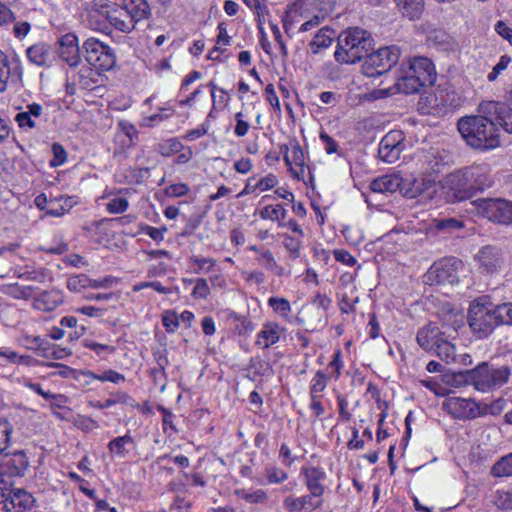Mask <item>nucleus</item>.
Instances as JSON below:
<instances>
[{"mask_svg":"<svg viewBox=\"0 0 512 512\" xmlns=\"http://www.w3.org/2000/svg\"><path fill=\"white\" fill-rule=\"evenodd\" d=\"M458 131L466 143L479 150H491L500 145L496 123L485 116H466L457 124Z\"/></svg>","mask_w":512,"mask_h":512,"instance_id":"f257e3e1","label":"nucleus"},{"mask_svg":"<svg viewBox=\"0 0 512 512\" xmlns=\"http://www.w3.org/2000/svg\"><path fill=\"white\" fill-rule=\"evenodd\" d=\"M373 48L374 39L370 32L350 27L339 34L334 58L340 64H355L365 59Z\"/></svg>","mask_w":512,"mask_h":512,"instance_id":"f03ea898","label":"nucleus"},{"mask_svg":"<svg viewBox=\"0 0 512 512\" xmlns=\"http://www.w3.org/2000/svg\"><path fill=\"white\" fill-rule=\"evenodd\" d=\"M468 323L479 338L487 337L499 325L496 307L488 296L478 297L471 302Z\"/></svg>","mask_w":512,"mask_h":512,"instance_id":"7ed1b4c3","label":"nucleus"},{"mask_svg":"<svg viewBox=\"0 0 512 512\" xmlns=\"http://www.w3.org/2000/svg\"><path fill=\"white\" fill-rule=\"evenodd\" d=\"M36 503L33 494L15 485L11 475L0 472V504L5 512H26Z\"/></svg>","mask_w":512,"mask_h":512,"instance_id":"20e7f679","label":"nucleus"},{"mask_svg":"<svg viewBox=\"0 0 512 512\" xmlns=\"http://www.w3.org/2000/svg\"><path fill=\"white\" fill-rule=\"evenodd\" d=\"M447 184L459 193L472 194L491 186L486 165L465 167L447 176Z\"/></svg>","mask_w":512,"mask_h":512,"instance_id":"39448f33","label":"nucleus"},{"mask_svg":"<svg viewBox=\"0 0 512 512\" xmlns=\"http://www.w3.org/2000/svg\"><path fill=\"white\" fill-rule=\"evenodd\" d=\"M453 155L441 147L423 148L416 154V164L420 174L433 178L434 182L440 173L452 165Z\"/></svg>","mask_w":512,"mask_h":512,"instance_id":"423d86ee","label":"nucleus"},{"mask_svg":"<svg viewBox=\"0 0 512 512\" xmlns=\"http://www.w3.org/2000/svg\"><path fill=\"white\" fill-rule=\"evenodd\" d=\"M330 305V298L317 294L298 311L295 322L308 332L316 331L327 323V310Z\"/></svg>","mask_w":512,"mask_h":512,"instance_id":"0eeeda50","label":"nucleus"},{"mask_svg":"<svg viewBox=\"0 0 512 512\" xmlns=\"http://www.w3.org/2000/svg\"><path fill=\"white\" fill-rule=\"evenodd\" d=\"M335 0H297L299 20H303L299 32H307L318 27L334 10Z\"/></svg>","mask_w":512,"mask_h":512,"instance_id":"6e6552de","label":"nucleus"},{"mask_svg":"<svg viewBox=\"0 0 512 512\" xmlns=\"http://www.w3.org/2000/svg\"><path fill=\"white\" fill-rule=\"evenodd\" d=\"M401 50L396 45L379 48L369 52L362 65V72L367 77L380 76L388 72L400 59Z\"/></svg>","mask_w":512,"mask_h":512,"instance_id":"1a4fd4ad","label":"nucleus"},{"mask_svg":"<svg viewBox=\"0 0 512 512\" xmlns=\"http://www.w3.org/2000/svg\"><path fill=\"white\" fill-rule=\"evenodd\" d=\"M85 58L89 65L97 70L108 71L116 64V57L111 47L96 38H88L83 43Z\"/></svg>","mask_w":512,"mask_h":512,"instance_id":"9d476101","label":"nucleus"},{"mask_svg":"<svg viewBox=\"0 0 512 512\" xmlns=\"http://www.w3.org/2000/svg\"><path fill=\"white\" fill-rule=\"evenodd\" d=\"M480 215L499 224L512 223V202L502 199H478L475 202Z\"/></svg>","mask_w":512,"mask_h":512,"instance_id":"9b49d317","label":"nucleus"},{"mask_svg":"<svg viewBox=\"0 0 512 512\" xmlns=\"http://www.w3.org/2000/svg\"><path fill=\"white\" fill-rule=\"evenodd\" d=\"M462 264L456 258H439L426 273L427 281L431 284H453L458 282V268Z\"/></svg>","mask_w":512,"mask_h":512,"instance_id":"f8f14e48","label":"nucleus"},{"mask_svg":"<svg viewBox=\"0 0 512 512\" xmlns=\"http://www.w3.org/2000/svg\"><path fill=\"white\" fill-rule=\"evenodd\" d=\"M404 135L399 130L388 132L380 141L378 155L386 163H395L403 150Z\"/></svg>","mask_w":512,"mask_h":512,"instance_id":"ddd939ff","label":"nucleus"},{"mask_svg":"<svg viewBox=\"0 0 512 512\" xmlns=\"http://www.w3.org/2000/svg\"><path fill=\"white\" fill-rule=\"evenodd\" d=\"M404 63L402 64V69L404 72L410 74L411 76H415L418 80L422 81L426 85H433L436 81V71L432 61L423 56L413 57L408 60L407 66L404 68Z\"/></svg>","mask_w":512,"mask_h":512,"instance_id":"4468645a","label":"nucleus"},{"mask_svg":"<svg viewBox=\"0 0 512 512\" xmlns=\"http://www.w3.org/2000/svg\"><path fill=\"white\" fill-rule=\"evenodd\" d=\"M442 406L444 410L456 419H473L480 413L477 403L472 399L448 397Z\"/></svg>","mask_w":512,"mask_h":512,"instance_id":"2eb2a0df","label":"nucleus"},{"mask_svg":"<svg viewBox=\"0 0 512 512\" xmlns=\"http://www.w3.org/2000/svg\"><path fill=\"white\" fill-rule=\"evenodd\" d=\"M490 376V367L487 363H482L465 374L459 373L454 375V380L457 383L471 382L478 391L485 392L491 389Z\"/></svg>","mask_w":512,"mask_h":512,"instance_id":"dca6fc26","label":"nucleus"},{"mask_svg":"<svg viewBox=\"0 0 512 512\" xmlns=\"http://www.w3.org/2000/svg\"><path fill=\"white\" fill-rule=\"evenodd\" d=\"M280 150L284 154V161L290 168V171L293 173L294 177L299 180L304 179L305 170H309V168L305 166V157L301 146L297 142L292 144L290 154L287 145H281Z\"/></svg>","mask_w":512,"mask_h":512,"instance_id":"f3484780","label":"nucleus"},{"mask_svg":"<svg viewBox=\"0 0 512 512\" xmlns=\"http://www.w3.org/2000/svg\"><path fill=\"white\" fill-rule=\"evenodd\" d=\"M59 55L69 66L75 67L80 61L78 38L74 33H66L59 38Z\"/></svg>","mask_w":512,"mask_h":512,"instance_id":"a211bd4d","label":"nucleus"},{"mask_svg":"<svg viewBox=\"0 0 512 512\" xmlns=\"http://www.w3.org/2000/svg\"><path fill=\"white\" fill-rule=\"evenodd\" d=\"M434 184L433 178L420 174V177L402 176L400 193L407 198H416L427 191Z\"/></svg>","mask_w":512,"mask_h":512,"instance_id":"6ab92c4d","label":"nucleus"},{"mask_svg":"<svg viewBox=\"0 0 512 512\" xmlns=\"http://www.w3.org/2000/svg\"><path fill=\"white\" fill-rule=\"evenodd\" d=\"M26 56L31 64L39 67H50L56 59L52 47L44 42H39L28 47Z\"/></svg>","mask_w":512,"mask_h":512,"instance_id":"aec40b11","label":"nucleus"},{"mask_svg":"<svg viewBox=\"0 0 512 512\" xmlns=\"http://www.w3.org/2000/svg\"><path fill=\"white\" fill-rule=\"evenodd\" d=\"M44 115L43 106L38 103L26 105L24 110L19 111L14 120L22 131H30L38 126V121Z\"/></svg>","mask_w":512,"mask_h":512,"instance_id":"412c9836","label":"nucleus"},{"mask_svg":"<svg viewBox=\"0 0 512 512\" xmlns=\"http://www.w3.org/2000/svg\"><path fill=\"white\" fill-rule=\"evenodd\" d=\"M301 475L304 476L305 485L313 496H322L325 491L323 482L326 479V473L322 468L315 466H304L301 468Z\"/></svg>","mask_w":512,"mask_h":512,"instance_id":"4be33fe9","label":"nucleus"},{"mask_svg":"<svg viewBox=\"0 0 512 512\" xmlns=\"http://www.w3.org/2000/svg\"><path fill=\"white\" fill-rule=\"evenodd\" d=\"M13 74L19 77L22 75V67L18 56L15 54L9 57L0 50V92L7 89L8 81Z\"/></svg>","mask_w":512,"mask_h":512,"instance_id":"5701e85b","label":"nucleus"},{"mask_svg":"<svg viewBox=\"0 0 512 512\" xmlns=\"http://www.w3.org/2000/svg\"><path fill=\"white\" fill-rule=\"evenodd\" d=\"M286 332V329L276 322H266L257 334L255 345L262 349H269L277 342Z\"/></svg>","mask_w":512,"mask_h":512,"instance_id":"b1692460","label":"nucleus"},{"mask_svg":"<svg viewBox=\"0 0 512 512\" xmlns=\"http://www.w3.org/2000/svg\"><path fill=\"white\" fill-rule=\"evenodd\" d=\"M445 338V332L435 325L421 328L417 333V343L426 351H435L438 344Z\"/></svg>","mask_w":512,"mask_h":512,"instance_id":"393cba45","label":"nucleus"},{"mask_svg":"<svg viewBox=\"0 0 512 512\" xmlns=\"http://www.w3.org/2000/svg\"><path fill=\"white\" fill-rule=\"evenodd\" d=\"M5 457L0 472L5 471L12 479L14 476H23L29 464L26 454L23 451H16L10 456L5 454Z\"/></svg>","mask_w":512,"mask_h":512,"instance_id":"a878e982","label":"nucleus"},{"mask_svg":"<svg viewBox=\"0 0 512 512\" xmlns=\"http://www.w3.org/2000/svg\"><path fill=\"white\" fill-rule=\"evenodd\" d=\"M402 176L400 174L383 175L370 183V189L376 193L400 192Z\"/></svg>","mask_w":512,"mask_h":512,"instance_id":"bb28decb","label":"nucleus"},{"mask_svg":"<svg viewBox=\"0 0 512 512\" xmlns=\"http://www.w3.org/2000/svg\"><path fill=\"white\" fill-rule=\"evenodd\" d=\"M63 302L60 291H43L34 298L33 306L40 311H53Z\"/></svg>","mask_w":512,"mask_h":512,"instance_id":"cd10ccee","label":"nucleus"},{"mask_svg":"<svg viewBox=\"0 0 512 512\" xmlns=\"http://www.w3.org/2000/svg\"><path fill=\"white\" fill-rule=\"evenodd\" d=\"M335 36V31L325 26L315 34L312 41L309 43V48L312 54L316 55L323 49L331 46Z\"/></svg>","mask_w":512,"mask_h":512,"instance_id":"c85d7f7f","label":"nucleus"},{"mask_svg":"<svg viewBox=\"0 0 512 512\" xmlns=\"http://www.w3.org/2000/svg\"><path fill=\"white\" fill-rule=\"evenodd\" d=\"M135 441L133 437L127 433L123 436L116 437L112 439L107 448L112 456H115L119 459H124L129 453V446H134Z\"/></svg>","mask_w":512,"mask_h":512,"instance_id":"c756f323","label":"nucleus"},{"mask_svg":"<svg viewBox=\"0 0 512 512\" xmlns=\"http://www.w3.org/2000/svg\"><path fill=\"white\" fill-rule=\"evenodd\" d=\"M425 86H427L425 83H422V81L415 78V76H411L403 70H401V74L395 83L397 91L404 94L418 93L420 89Z\"/></svg>","mask_w":512,"mask_h":512,"instance_id":"7c9ffc66","label":"nucleus"},{"mask_svg":"<svg viewBox=\"0 0 512 512\" xmlns=\"http://www.w3.org/2000/svg\"><path fill=\"white\" fill-rule=\"evenodd\" d=\"M404 16L409 19H418L423 11V0H394Z\"/></svg>","mask_w":512,"mask_h":512,"instance_id":"2f4dec72","label":"nucleus"},{"mask_svg":"<svg viewBox=\"0 0 512 512\" xmlns=\"http://www.w3.org/2000/svg\"><path fill=\"white\" fill-rule=\"evenodd\" d=\"M22 343L27 349L39 351L42 357L49 356L47 351L50 350V343L40 336L25 334L22 336Z\"/></svg>","mask_w":512,"mask_h":512,"instance_id":"473e14b6","label":"nucleus"},{"mask_svg":"<svg viewBox=\"0 0 512 512\" xmlns=\"http://www.w3.org/2000/svg\"><path fill=\"white\" fill-rule=\"evenodd\" d=\"M100 70L91 65L83 66L78 72V83L84 89H93L94 84L98 82Z\"/></svg>","mask_w":512,"mask_h":512,"instance_id":"72a5a7b5","label":"nucleus"},{"mask_svg":"<svg viewBox=\"0 0 512 512\" xmlns=\"http://www.w3.org/2000/svg\"><path fill=\"white\" fill-rule=\"evenodd\" d=\"M234 494L246 501L249 504H261L266 503L268 501V494L263 489H257V490H248V489H236L234 491Z\"/></svg>","mask_w":512,"mask_h":512,"instance_id":"f704fd0d","label":"nucleus"},{"mask_svg":"<svg viewBox=\"0 0 512 512\" xmlns=\"http://www.w3.org/2000/svg\"><path fill=\"white\" fill-rule=\"evenodd\" d=\"M434 352L446 363H454L458 358L455 345L448 341L446 337L438 344Z\"/></svg>","mask_w":512,"mask_h":512,"instance_id":"c9c22d12","label":"nucleus"},{"mask_svg":"<svg viewBox=\"0 0 512 512\" xmlns=\"http://www.w3.org/2000/svg\"><path fill=\"white\" fill-rule=\"evenodd\" d=\"M131 397L125 393V392H117L112 394L108 399H106L104 402H90V405L98 408V409H105L109 408L116 404H130Z\"/></svg>","mask_w":512,"mask_h":512,"instance_id":"e433bc0d","label":"nucleus"},{"mask_svg":"<svg viewBox=\"0 0 512 512\" xmlns=\"http://www.w3.org/2000/svg\"><path fill=\"white\" fill-rule=\"evenodd\" d=\"M329 378L323 371L318 370L310 382V396H319L326 389Z\"/></svg>","mask_w":512,"mask_h":512,"instance_id":"4c0bfd02","label":"nucleus"},{"mask_svg":"<svg viewBox=\"0 0 512 512\" xmlns=\"http://www.w3.org/2000/svg\"><path fill=\"white\" fill-rule=\"evenodd\" d=\"M268 304L275 313L287 320H290L289 313L291 311V306L287 299L281 297H270Z\"/></svg>","mask_w":512,"mask_h":512,"instance_id":"58836bf2","label":"nucleus"},{"mask_svg":"<svg viewBox=\"0 0 512 512\" xmlns=\"http://www.w3.org/2000/svg\"><path fill=\"white\" fill-rule=\"evenodd\" d=\"M465 224L462 220L456 218H444L437 220L436 228L439 231L448 233H456L464 228Z\"/></svg>","mask_w":512,"mask_h":512,"instance_id":"ea45409f","label":"nucleus"},{"mask_svg":"<svg viewBox=\"0 0 512 512\" xmlns=\"http://www.w3.org/2000/svg\"><path fill=\"white\" fill-rule=\"evenodd\" d=\"M228 319L232 320L236 324L235 329L239 334H246L254 330L252 321L236 312H230Z\"/></svg>","mask_w":512,"mask_h":512,"instance_id":"a19ab883","label":"nucleus"},{"mask_svg":"<svg viewBox=\"0 0 512 512\" xmlns=\"http://www.w3.org/2000/svg\"><path fill=\"white\" fill-rule=\"evenodd\" d=\"M496 477L512 476V453L502 457L492 468Z\"/></svg>","mask_w":512,"mask_h":512,"instance_id":"79ce46f5","label":"nucleus"},{"mask_svg":"<svg viewBox=\"0 0 512 512\" xmlns=\"http://www.w3.org/2000/svg\"><path fill=\"white\" fill-rule=\"evenodd\" d=\"M12 431L13 426L10 422L6 418H0V456L3 455L8 448Z\"/></svg>","mask_w":512,"mask_h":512,"instance_id":"37998d69","label":"nucleus"},{"mask_svg":"<svg viewBox=\"0 0 512 512\" xmlns=\"http://www.w3.org/2000/svg\"><path fill=\"white\" fill-rule=\"evenodd\" d=\"M491 372V388L495 386H502L505 384L510 376V370L507 366H501L499 368H490Z\"/></svg>","mask_w":512,"mask_h":512,"instance_id":"c03bdc74","label":"nucleus"},{"mask_svg":"<svg viewBox=\"0 0 512 512\" xmlns=\"http://www.w3.org/2000/svg\"><path fill=\"white\" fill-rule=\"evenodd\" d=\"M88 375L91 378H93L95 380L102 381V382L108 381V382H112L115 384H119V383L125 381V376L123 374H121L115 370H112V369L106 370L101 374H95L94 372H88Z\"/></svg>","mask_w":512,"mask_h":512,"instance_id":"a18cd8bd","label":"nucleus"},{"mask_svg":"<svg viewBox=\"0 0 512 512\" xmlns=\"http://www.w3.org/2000/svg\"><path fill=\"white\" fill-rule=\"evenodd\" d=\"M495 121L505 132L512 134V108L504 105Z\"/></svg>","mask_w":512,"mask_h":512,"instance_id":"49530a36","label":"nucleus"},{"mask_svg":"<svg viewBox=\"0 0 512 512\" xmlns=\"http://www.w3.org/2000/svg\"><path fill=\"white\" fill-rule=\"evenodd\" d=\"M504 104L495 101H485L479 105L480 116H485L492 119L493 116L498 117L499 112Z\"/></svg>","mask_w":512,"mask_h":512,"instance_id":"de8ad7c7","label":"nucleus"},{"mask_svg":"<svg viewBox=\"0 0 512 512\" xmlns=\"http://www.w3.org/2000/svg\"><path fill=\"white\" fill-rule=\"evenodd\" d=\"M494 501L498 508L512 510V487L508 490H498Z\"/></svg>","mask_w":512,"mask_h":512,"instance_id":"09e8293b","label":"nucleus"},{"mask_svg":"<svg viewBox=\"0 0 512 512\" xmlns=\"http://www.w3.org/2000/svg\"><path fill=\"white\" fill-rule=\"evenodd\" d=\"M162 324L169 333L175 332L179 328V317L175 311L167 310L162 314Z\"/></svg>","mask_w":512,"mask_h":512,"instance_id":"8fccbe9b","label":"nucleus"},{"mask_svg":"<svg viewBox=\"0 0 512 512\" xmlns=\"http://www.w3.org/2000/svg\"><path fill=\"white\" fill-rule=\"evenodd\" d=\"M286 210L281 205H267L260 211L262 219L278 220L285 217Z\"/></svg>","mask_w":512,"mask_h":512,"instance_id":"3c124183","label":"nucleus"},{"mask_svg":"<svg viewBox=\"0 0 512 512\" xmlns=\"http://www.w3.org/2000/svg\"><path fill=\"white\" fill-rule=\"evenodd\" d=\"M70 291H79L81 288L91 287V279L85 274L71 276L67 281Z\"/></svg>","mask_w":512,"mask_h":512,"instance_id":"603ef678","label":"nucleus"},{"mask_svg":"<svg viewBox=\"0 0 512 512\" xmlns=\"http://www.w3.org/2000/svg\"><path fill=\"white\" fill-rule=\"evenodd\" d=\"M512 59L508 55H502L498 63L493 67L492 71L487 75L489 82H494L498 76L505 71L510 65Z\"/></svg>","mask_w":512,"mask_h":512,"instance_id":"864d4df0","label":"nucleus"},{"mask_svg":"<svg viewBox=\"0 0 512 512\" xmlns=\"http://www.w3.org/2000/svg\"><path fill=\"white\" fill-rule=\"evenodd\" d=\"M52 152L53 158L49 162L51 167H58L66 162L67 152L60 143H53Z\"/></svg>","mask_w":512,"mask_h":512,"instance_id":"5fc2aeb1","label":"nucleus"},{"mask_svg":"<svg viewBox=\"0 0 512 512\" xmlns=\"http://www.w3.org/2000/svg\"><path fill=\"white\" fill-rule=\"evenodd\" d=\"M303 511H314L321 507V496H313L311 492L307 495L299 497Z\"/></svg>","mask_w":512,"mask_h":512,"instance_id":"6e6d98bb","label":"nucleus"},{"mask_svg":"<svg viewBox=\"0 0 512 512\" xmlns=\"http://www.w3.org/2000/svg\"><path fill=\"white\" fill-rule=\"evenodd\" d=\"M498 324H512V303L495 305Z\"/></svg>","mask_w":512,"mask_h":512,"instance_id":"4d7b16f0","label":"nucleus"},{"mask_svg":"<svg viewBox=\"0 0 512 512\" xmlns=\"http://www.w3.org/2000/svg\"><path fill=\"white\" fill-rule=\"evenodd\" d=\"M129 207V202L126 198L118 197L111 199L107 205L106 209L111 214H121L127 211Z\"/></svg>","mask_w":512,"mask_h":512,"instance_id":"13d9d810","label":"nucleus"},{"mask_svg":"<svg viewBox=\"0 0 512 512\" xmlns=\"http://www.w3.org/2000/svg\"><path fill=\"white\" fill-rule=\"evenodd\" d=\"M266 477L269 483L279 484L287 480L288 474L278 467H270L266 469Z\"/></svg>","mask_w":512,"mask_h":512,"instance_id":"bf43d9fd","label":"nucleus"},{"mask_svg":"<svg viewBox=\"0 0 512 512\" xmlns=\"http://www.w3.org/2000/svg\"><path fill=\"white\" fill-rule=\"evenodd\" d=\"M328 368L332 369V372L330 375H328L330 378H334L335 380H338L341 376V370L343 368V363L341 361V350H336L333 354L332 360L330 361Z\"/></svg>","mask_w":512,"mask_h":512,"instance_id":"052dcab7","label":"nucleus"},{"mask_svg":"<svg viewBox=\"0 0 512 512\" xmlns=\"http://www.w3.org/2000/svg\"><path fill=\"white\" fill-rule=\"evenodd\" d=\"M210 294V288L207 281L203 278H199L195 281V286L192 291V296L198 299H206Z\"/></svg>","mask_w":512,"mask_h":512,"instance_id":"680f3d73","label":"nucleus"},{"mask_svg":"<svg viewBox=\"0 0 512 512\" xmlns=\"http://www.w3.org/2000/svg\"><path fill=\"white\" fill-rule=\"evenodd\" d=\"M75 425L77 428L81 429L82 431L89 432L94 429H97L99 427V424L96 420L87 417V416H79L75 420Z\"/></svg>","mask_w":512,"mask_h":512,"instance_id":"e2e57ef3","label":"nucleus"},{"mask_svg":"<svg viewBox=\"0 0 512 512\" xmlns=\"http://www.w3.org/2000/svg\"><path fill=\"white\" fill-rule=\"evenodd\" d=\"M83 345L84 347L94 351L98 355L101 354L102 352L114 353L115 351V348L110 345L100 344L90 339H85Z\"/></svg>","mask_w":512,"mask_h":512,"instance_id":"0e129e2a","label":"nucleus"},{"mask_svg":"<svg viewBox=\"0 0 512 512\" xmlns=\"http://www.w3.org/2000/svg\"><path fill=\"white\" fill-rule=\"evenodd\" d=\"M236 126L234 129V133L238 137L245 136L250 128V125L247 121L244 120V114L242 112H237L235 114Z\"/></svg>","mask_w":512,"mask_h":512,"instance_id":"69168bd1","label":"nucleus"},{"mask_svg":"<svg viewBox=\"0 0 512 512\" xmlns=\"http://www.w3.org/2000/svg\"><path fill=\"white\" fill-rule=\"evenodd\" d=\"M182 148V144L175 138L168 139L161 145L160 153L163 156H168L171 153H177Z\"/></svg>","mask_w":512,"mask_h":512,"instance_id":"338daca9","label":"nucleus"},{"mask_svg":"<svg viewBox=\"0 0 512 512\" xmlns=\"http://www.w3.org/2000/svg\"><path fill=\"white\" fill-rule=\"evenodd\" d=\"M495 31L510 45H512V28L509 27L505 22L498 21L495 25Z\"/></svg>","mask_w":512,"mask_h":512,"instance_id":"774afa93","label":"nucleus"}]
</instances>
